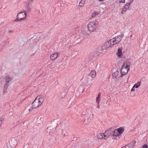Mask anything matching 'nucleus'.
<instances>
[{"label": "nucleus", "instance_id": "6e6552de", "mask_svg": "<svg viewBox=\"0 0 148 148\" xmlns=\"http://www.w3.org/2000/svg\"><path fill=\"white\" fill-rule=\"evenodd\" d=\"M136 141H134L127 145L123 146L121 148H133L135 145Z\"/></svg>", "mask_w": 148, "mask_h": 148}, {"label": "nucleus", "instance_id": "f03ea898", "mask_svg": "<svg viewBox=\"0 0 148 148\" xmlns=\"http://www.w3.org/2000/svg\"><path fill=\"white\" fill-rule=\"evenodd\" d=\"M98 25V23L96 21H91L89 22L87 25L88 31L90 33L95 32L97 28Z\"/></svg>", "mask_w": 148, "mask_h": 148}, {"label": "nucleus", "instance_id": "dca6fc26", "mask_svg": "<svg viewBox=\"0 0 148 148\" xmlns=\"http://www.w3.org/2000/svg\"><path fill=\"white\" fill-rule=\"evenodd\" d=\"M116 130L120 135L123 133L124 131V128L122 127H120Z\"/></svg>", "mask_w": 148, "mask_h": 148}, {"label": "nucleus", "instance_id": "c85d7f7f", "mask_svg": "<svg viewBox=\"0 0 148 148\" xmlns=\"http://www.w3.org/2000/svg\"><path fill=\"white\" fill-rule=\"evenodd\" d=\"M28 9H29V10H31V9L30 8H28Z\"/></svg>", "mask_w": 148, "mask_h": 148}, {"label": "nucleus", "instance_id": "bb28decb", "mask_svg": "<svg viewBox=\"0 0 148 148\" xmlns=\"http://www.w3.org/2000/svg\"><path fill=\"white\" fill-rule=\"evenodd\" d=\"M1 122L2 120L1 118H0V127L1 126Z\"/></svg>", "mask_w": 148, "mask_h": 148}, {"label": "nucleus", "instance_id": "393cba45", "mask_svg": "<svg viewBox=\"0 0 148 148\" xmlns=\"http://www.w3.org/2000/svg\"><path fill=\"white\" fill-rule=\"evenodd\" d=\"M119 2L124 3H125V0H119Z\"/></svg>", "mask_w": 148, "mask_h": 148}, {"label": "nucleus", "instance_id": "a878e982", "mask_svg": "<svg viewBox=\"0 0 148 148\" xmlns=\"http://www.w3.org/2000/svg\"><path fill=\"white\" fill-rule=\"evenodd\" d=\"M97 108L98 109H99L100 108V106H99V103H97Z\"/></svg>", "mask_w": 148, "mask_h": 148}, {"label": "nucleus", "instance_id": "f3484780", "mask_svg": "<svg viewBox=\"0 0 148 148\" xmlns=\"http://www.w3.org/2000/svg\"><path fill=\"white\" fill-rule=\"evenodd\" d=\"M100 13V11H95L92 13V18L95 17H96L97 15L99 14Z\"/></svg>", "mask_w": 148, "mask_h": 148}, {"label": "nucleus", "instance_id": "f257e3e1", "mask_svg": "<svg viewBox=\"0 0 148 148\" xmlns=\"http://www.w3.org/2000/svg\"><path fill=\"white\" fill-rule=\"evenodd\" d=\"M44 99L43 96L42 95L38 96L34 101L32 103V106L29 109V112L31 111L34 109L36 108L41 106Z\"/></svg>", "mask_w": 148, "mask_h": 148}, {"label": "nucleus", "instance_id": "6ab92c4d", "mask_svg": "<svg viewBox=\"0 0 148 148\" xmlns=\"http://www.w3.org/2000/svg\"><path fill=\"white\" fill-rule=\"evenodd\" d=\"M117 131L116 129L114 131H113V132L112 134V135L114 136H117L120 135L119 134L118 132Z\"/></svg>", "mask_w": 148, "mask_h": 148}, {"label": "nucleus", "instance_id": "4be33fe9", "mask_svg": "<svg viewBox=\"0 0 148 148\" xmlns=\"http://www.w3.org/2000/svg\"><path fill=\"white\" fill-rule=\"evenodd\" d=\"M117 73H113L112 74V76L114 78H116L117 77Z\"/></svg>", "mask_w": 148, "mask_h": 148}, {"label": "nucleus", "instance_id": "ddd939ff", "mask_svg": "<svg viewBox=\"0 0 148 148\" xmlns=\"http://www.w3.org/2000/svg\"><path fill=\"white\" fill-rule=\"evenodd\" d=\"M96 75V71L95 70L91 71L89 74V76L92 78H95Z\"/></svg>", "mask_w": 148, "mask_h": 148}, {"label": "nucleus", "instance_id": "a211bd4d", "mask_svg": "<svg viewBox=\"0 0 148 148\" xmlns=\"http://www.w3.org/2000/svg\"><path fill=\"white\" fill-rule=\"evenodd\" d=\"M101 94L99 93L98 96L96 97V101L97 103H99L101 100L100 98Z\"/></svg>", "mask_w": 148, "mask_h": 148}, {"label": "nucleus", "instance_id": "7ed1b4c3", "mask_svg": "<svg viewBox=\"0 0 148 148\" xmlns=\"http://www.w3.org/2000/svg\"><path fill=\"white\" fill-rule=\"evenodd\" d=\"M130 65V63L128 61H125L123 63L121 69V73L122 75H125L127 73Z\"/></svg>", "mask_w": 148, "mask_h": 148}, {"label": "nucleus", "instance_id": "39448f33", "mask_svg": "<svg viewBox=\"0 0 148 148\" xmlns=\"http://www.w3.org/2000/svg\"><path fill=\"white\" fill-rule=\"evenodd\" d=\"M26 12L25 11L19 13L17 15V18L15 21L18 20L21 21L24 20L26 18Z\"/></svg>", "mask_w": 148, "mask_h": 148}, {"label": "nucleus", "instance_id": "0eeeda50", "mask_svg": "<svg viewBox=\"0 0 148 148\" xmlns=\"http://www.w3.org/2000/svg\"><path fill=\"white\" fill-rule=\"evenodd\" d=\"M113 46L111 43V41L110 40L105 42L102 45V48L103 49H106L110 47H111Z\"/></svg>", "mask_w": 148, "mask_h": 148}, {"label": "nucleus", "instance_id": "2eb2a0df", "mask_svg": "<svg viewBox=\"0 0 148 148\" xmlns=\"http://www.w3.org/2000/svg\"><path fill=\"white\" fill-rule=\"evenodd\" d=\"M103 133H101L99 134L97 136V138L99 140H101L102 139H104V136H103Z\"/></svg>", "mask_w": 148, "mask_h": 148}, {"label": "nucleus", "instance_id": "4468645a", "mask_svg": "<svg viewBox=\"0 0 148 148\" xmlns=\"http://www.w3.org/2000/svg\"><path fill=\"white\" fill-rule=\"evenodd\" d=\"M12 80V78L9 75H7L5 77V84H8V83H9L10 81H11Z\"/></svg>", "mask_w": 148, "mask_h": 148}, {"label": "nucleus", "instance_id": "cd10ccee", "mask_svg": "<svg viewBox=\"0 0 148 148\" xmlns=\"http://www.w3.org/2000/svg\"><path fill=\"white\" fill-rule=\"evenodd\" d=\"M105 0H99V1H104Z\"/></svg>", "mask_w": 148, "mask_h": 148}, {"label": "nucleus", "instance_id": "412c9836", "mask_svg": "<svg viewBox=\"0 0 148 148\" xmlns=\"http://www.w3.org/2000/svg\"><path fill=\"white\" fill-rule=\"evenodd\" d=\"M141 83L140 81H138L135 84L134 86L136 88H138L140 86Z\"/></svg>", "mask_w": 148, "mask_h": 148}, {"label": "nucleus", "instance_id": "f8f14e48", "mask_svg": "<svg viewBox=\"0 0 148 148\" xmlns=\"http://www.w3.org/2000/svg\"><path fill=\"white\" fill-rule=\"evenodd\" d=\"M8 84H5L3 88L2 93L3 95H5L6 93L8 92Z\"/></svg>", "mask_w": 148, "mask_h": 148}, {"label": "nucleus", "instance_id": "5701e85b", "mask_svg": "<svg viewBox=\"0 0 148 148\" xmlns=\"http://www.w3.org/2000/svg\"><path fill=\"white\" fill-rule=\"evenodd\" d=\"M142 148H148V146L147 144H145L143 146Z\"/></svg>", "mask_w": 148, "mask_h": 148}, {"label": "nucleus", "instance_id": "b1692460", "mask_svg": "<svg viewBox=\"0 0 148 148\" xmlns=\"http://www.w3.org/2000/svg\"><path fill=\"white\" fill-rule=\"evenodd\" d=\"M135 88V86H134L132 87V88L131 89V91L132 92L133 91H135L134 89Z\"/></svg>", "mask_w": 148, "mask_h": 148}, {"label": "nucleus", "instance_id": "1a4fd4ad", "mask_svg": "<svg viewBox=\"0 0 148 148\" xmlns=\"http://www.w3.org/2000/svg\"><path fill=\"white\" fill-rule=\"evenodd\" d=\"M130 3H126L123 8L121 10V13L123 14L124 12H125L127 10V9H128L130 6Z\"/></svg>", "mask_w": 148, "mask_h": 148}, {"label": "nucleus", "instance_id": "c756f323", "mask_svg": "<svg viewBox=\"0 0 148 148\" xmlns=\"http://www.w3.org/2000/svg\"><path fill=\"white\" fill-rule=\"evenodd\" d=\"M33 0H29L30 1H32Z\"/></svg>", "mask_w": 148, "mask_h": 148}, {"label": "nucleus", "instance_id": "423d86ee", "mask_svg": "<svg viewBox=\"0 0 148 148\" xmlns=\"http://www.w3.org/2000/svg\"><path fill=\"white\" fill-rule=\"evenodd\" d=\"M113 132V131L111 129H109L106 130L103 133L104 139L106 140L111 135Z\"/></svg>", "mask_w": 148, "mask_h": 148}, {"label": "nucleus", "instance_id": "20e7f679", "mask_svg": "<svg viewBox=\"0 0 148 148\" xmlns=\"http://www.w3.org/2000/svg\"><path fill=\"white\" fill-rule=\"evenodd\" d=\"M123 34H121L115 36V37L110 40L113 46L119 43L121 40L122 38L124 36Z\"/></svg>", "mask_w": 148, "mask_h": 148}, {"label": "nucleus", "instance_id": "9b49d317", "mask_svg": "<svg viewBox=\"0 0 148 148\" xmlns=\"http://www.w3.org/2000/svg\"><path fill=\"white\" fill-rule=\"evenodd\" d=\"M58 53H55L51 54L50 56V60H55L58 57Z\"/></svg>", "mask_w": 148, "mask_h": 148}, {"label": "nucleus", "instance_id": "aec40b11", "mask_svg": "<svg viewBox=\"0 0 148 148\" xmlns=\"http://www.w3.org/2000/svg\"><path fill=\"white\" fill-rule=\"evenodd\" d=\"M85 0H81L79 3V7L83 6L85 4Z\"/></svg>", "mask_w": 148, "mask_h": 148}, {"label": "nucleus", "instance_id": "9d476101", "mask_svg": "<svg viewBox=\"0 0 148 148\" xmlns=\"http://www.w3.org/2000/svg\"><path fill=\"white\" fill-rule=\"evenodd\" d=\"M122 48L119 47V48L118 51L116 53L117 55L119 58H122L123 57V55L122 53Z\"/></svg>", "mask_w": 148, "mask_h": 148}]
</instances>
